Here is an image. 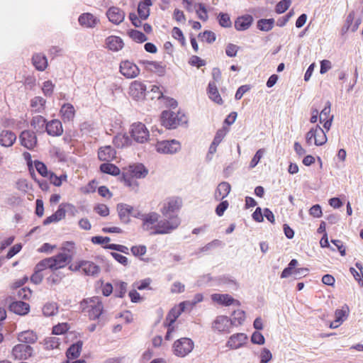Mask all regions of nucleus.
I'll return each mask as SVG.
<instances>
[{"mask_svg": "<svg viewBox=\"0 0 363 363\" xmlns=\"http://www.w3.org/2000/svg\"><path fill=\"white\" fill-rule=\"evenodd\" d=\"M80 306L84 313H86L91 320L99 318L103 312V305L99 297L94 296L83 300Z\"/></svg>", "mask_w": 363, "mask_h": 363, "instance_id": "f257e3e1", "label": "nucleus"}, {"mask_svg": "<svg viewBox=\"0 0 363 363\" xmlns=\"http://www.w3.org/2000/svg\"><path fill=\"white\" fill-rule=\"evenodd\" d=\"M166 218L159 220L155 225V230L150 233L151 235L169 234L176 230L181 223L177 216H169Z\"/></svg>", "mask_w": 363, "mask_h": 363, "instance_id": "f03ea898", "label": "nucleus"}, {"mask_svg": "<svg viewBox=\"0 0 363 363\" xmlns=\"http://www.w3.org/2000/svg\"><path fill=\"white\" fill-rule=\"evenodd\" d=\"M130 135L133 139L139 143H143L149 138V131L142 123H133L130 128Z\"/></svg>", "mask_w": 363, "mask_h": 363, "instance_id": "7ed1b4c3", "label": "nucleus"}, {"mask_svg": "<svg viewBox=\"0 0 363 363\" xmlns=\"http://www.w3.org/2000/svg\"><path fill=\"white\" fill-rule=\"evenodd\" d=\"M193 348V341L186 337L181 338L174 344V352L179 357H185L192 351Z\"/></svg>", "mask_w": 363, "mask_h": 363, "instance_id": "20e7f679", "label": "nucleus"}, {"mask_svg": "<svg viewBox=\"0 0 363 363\" xmlns=\"http://www.w3.org/2000/svg\"><path fill=\"white\" fill-rule=\"evenodd\" d=\"M181 149V144L177 140H162L157 142L156 150L162 154H174Z\"/></svg>", "mask_w": 363, "mask_h": 363, "instance_id": "39448f33", "label": "nucleus"}, {"mask_svg": "<svg viewBox=\"0 0 363 363\" xmlns=\"http://www.w3.org/2000/svg\"><path fill=\"white\" fill-rule=\"evenodd\" d=\"M51 262V271H57L62 269L72 260V255L65 252H60L50 257Z\"/></svg>", "mask_w": 363, "mask_h": 363, "instance_id": "423d86ee", "label": "nucleus"}, {"mask_svg": "<svg viewBox=\"0 0 363 363\" xmlns=\"http://www.w3.org/2000/svg\"><path fill=\"white\" fill-rule=\"evenodd\" d=\"M120 72L127 79H133L140 74L138 66L129 60L122 61L120 64Z\"/></svg>", "mask_w": 363, "mask_h": 363, "instance_id": "0eeeda50", "label": "nucleus"}, {"mask_svg": "<svg viewBox=\"0 0 363 363\" xmlns=\"http://www.w3.org/2000/svg\"><path fill=\"white\" fill-rule=\"evenodd\" d=\"M233 325L231 319L225 315H218L212 322V329L219 333H229Z\"/></svg>", "mask_w": 363, "mask_h": 363, "instance_id": "6e6552de", "label": "nucleus"}, {"mask_svg": "<svg viewBox=\"0 0 363 363\" xmlns=\"http://www.w3.org/2000/svg\"><path fill=\"white\" fill-rule=\"evenodd\" d=\"M159 218L160 215L155 212L141 215L143 230L150 233L155 230V225L159 222Z\"/></svg>", "mask_w": 363, "mask_h": 363, "instance_id": "1a4fd4ad", "label": "nucleus"}, {"mask_svg": "<svg viewBox=\"0 0 363 363\" xmlns=\"http://www.w3.org/2000/svg\"><path fill=\"white\" fill-rule=\"evenodd\" d=\"M146 86L140 81H134L129 87L130 95L135 100L145 98L146 94Z\"/></svg>", "mask_w": 363, "mask_h": 363, "instance_id": "9d476101", "label": "nucleus"}, {"mask_svg": "<svg viewBox=\"0 0 363 363\" xmlns=\"http://www.w3.org/2000/svg\"><path fill=\"white\" fill-rule=\"evenodd\" d=\"M19 139L21 144L28 150H33L37 144V138L34 132L30 130H23Z\"/></svg>", "mask_w": 363, "mask_h": 363, "instance_id": "9b49d317", "label": "nucleus"}, {"mask_svg": "<svg viewBox=\"0 0 363 363\" xmlns=\"http://www.w3.org/2000/svg\"><path fill=\"white\" fill-rule=\"evenodd\" d=\"M182 206V200L179 198H171L164 203L161 212L164 217L172 216L171 213L178 211Z\"/></svg>", "mask_w": 363, "mask_h": 363, "instance_id": "f8f14e48", "label": "nucleus"}, {"mask_svg": "<svg viewBox=\"0 0 363 363\" xmlns=\"http://www.w3.org/2000/svg\"><path fill=\"white\" fill-rule=\"evenodd\" d=\"M162 125L169 129L175 128L179 124L176 114L171 111H164L161 116Z\"/></svg>", "mask_w": 363, "mask_h": 363, "instance_id": "ddd939ff", "label": "nucleus"}, {"mask_svg": "<svg viewBox=\"0 0 363 363\" xmlns=\"http://www.w3.org/2000/svg\"><path fill=\"white\" fill-rule=\"evenodd\" d=\"M33 349L30 346L26 344H18L13 347L12 355L15 359H27L31 356Z\"/></svg>", "mask_w": 363, "mask_h": 363, "instance_id": "4468645a", "label": "nucleus"}, {"mask_svg": "<svg viewBox=\"0 0 363 363\" xmlns=\"http://www.w3.org/2000/svg\"><path fill=\"white\" fill-rule=\"evenodd\" d=\"M106 16L111 23L118 25L123 21L125 12L118 7L112 6L106 11Z\"/></svg>", "mask_w": 363, "mask_h": 363, "instance_id": "2eb2a0df", "label": "nucleus"}, {"mask_svg": "<svg viewBox=\"0 0 363 363\" xmlns=\"http://www.w3.org/2000/svg\"><path fill=\"white\" fill-rule=\"evenodd\" d=\"M213 301L223 306H228L230 305H239V301L233 298L230 295L225 294H213L211 295Z\"/></svg>", "mask_w": 363, "mask_h": 363, "instance_id": "dca6fc26", "label": "nucleus"}, {"mask_svg": "<svg viewBox=\"0 0 363 363\" xmlns=\"http://www.w3.org/2000/svg\"><path fill=\"white\" fill-rule=\"evenodd\" d=\"M45 131L51 136L61 135L63 133L62 123L57 119H54L48 122L45 126Z\"/></svg>", "mask_w": 363, "mask_h": 363, "instance_id": "f3484780", "label": "nucleus"}, {"mask_svg": "<svg viewBox=\"0 0 363 363\" xmlns=\"http://www.w3.org/2000/svg\"><path fill=\"white\" fill-rule=\"evenodd\" d=\"M247 340L244 333H237L231 335L227 342V346L231 349H238L242 347Z\"/></svg>", "mask_w": 363, "mask_h": 363, "instance_id": "a211bd4d", "label": "nucleus"}, {"mask_svg": "<svg viewBox=\"0 0 363 363\" xmlns=\"http://www.w3.org/2000/svg\"><path fill=\"white\" fill-rule=\"evenodd\" d=\"M16 140V134L8 130H4L0 133V145L5 147H11Z\"/></svg>", "mask_w": 363, "mask_h": 363, "instance_id": "6ab92c4d", "label": "nucleus"}, {"mask_svg": "<svg viewBox=\"0 0 363 363\" xmlns=\"http://www.w3.org/2000/svg\"><path fill=\"white\" fill-rule=\"evenodd\" d=\"M186 304V303L185 302H182L179 304L178 308H172L167 314L164 324L165 325L172 326V324L176 321L177 318L184 311Z\"/></svg>", "mask_w": 363, "mask_h": 363, "instance_id": "aec40b11", "label": "nucleus"}, {"mask_svg": "<svg viewBox=\"0 0 363 363\" xmlns=\"http://www.w3.org/2000/svg\"><path fill=\"white\" fill-rule=\"evenodd\" d=\"M117 210L121 220L128 223L130 221V216L133 213V207L125 203H119L117 206Z\"/></svg>", "mask_w": 363, "mask_h": 363, "instance_id": "412c9836", "label": "nucleus"}, {"mask_svg": "<svg viewBox=\"0 0 363 363\" xmlns=\"http://www.w3.org/2000/svg\"><path fill=\"white\" fill-rule=\"evenodd\" d=\"M9 309L18 315H24L29 312L30 306L28 303L21 301H13L10 304Z\"/></svg>", "mask_w": 363, "mask_h": 363, "instance_id": "4be33fe9", "label": "nucleus"}, {"mask_svg": "<svg viewBox=\"0 0 363 363\" xmlns=\"http://www.w3.org/2000/svg\"><path fill=\"white\" fill-rule=\"evenodd\" d=\"M115 157L116 151L110 145L102 147L98 151V157L101 161H111Z\"/></svg>", "mask_w": 363, "mask_h": 363, "instance_id": "5701e85b", "label": "nucleus"}, {"mask_svg": "<svg viewBox=\"0 0 363 363\" xmlns=\"http://www.w3.org/2000/svg\"><path fill=\"white\" fill-rule=\"evenodd\" d=\"M126 172L136 179H141L146 177L148 171L143 164H136L130 165Z\"/></svg>", "mask_w": 363, "mask_h": 363, "instance_id": "b1692460", "label": "nucleus"}, {"mask_svg": "<svg viewBox=\"0 0 363 363\" xmlns=\"http://www.w3.org/2000/svg\"><path fill=\"white\" fill-rule=\"evenodd\" d=\"M82 271L87 276H97L100 272V267L91 261L82 260Z\"/></svg>", "mask_w": 363, "mask_h": 363, "instance_id": "393cba45", "label": "nucleus"}, {"mask_svg": "<svg viewBox=\"0 0 363 363\" xmlns=\"http://www.w3.org/2000/svg\"><path fill=\"white\" fill-rule=\"evenodd\" d=\"M231 189V186L229 183L226 182H220L214 194V197L216 201H220L223 200L224 198H225L230 193Z\"/></svg>", "mask_w": 363, "mask_h": 363, "instance_id": "a878e982", "label": "nucleus"}, {"mask_svg": "<svg viewBox=\"0 0 363 363\" xmlns=\"http://www.w3.org/2000/svg\"><path fill=\"white\" fill-rule=\"evenodd\" d=\"M60 113L64 122L71 121L74 118L75 109L72 104L67 103L62 106Z\"/></svg>", "mask_w": 363, "mask_h": 363, "instance_id": "bb28decb", "label": "nucleus"}, {"mask_svg": "<svg viewBox=\"0 0 363 363\" xmlns=\"http://www.w3.org/2000/svg\"><path fill=\"white\" fill-rule=\"evenodd\" d=\"M106 45L110 50L117 52L123 48L124 44L121 38L111 35L106 39Z\"/></svg>", "mask_w": 363, "mask_h": 363, "instance_id": "cd10ccee", "label": "nucleus"}, {"mask_svg": "<svg viewBox=\"0 0 363 363\" xmlns=\"http://www.w3.org/2000/svg\"><path fill=\"white\" fill-rule=\"evenodd\" d=\"M78 21L81 26L86 28L94 27L99 21L94 15L89 13H85L80 15Z\"/></svg>", "mask_w": 363, "mask_h": 363, "instance_id": "c85d7f7f", "label": "nucleus"}, {"mask_svg": "<svg viewBox=\"0 0 363 363\" xmlns=\"http://www.w3.org/2000/svg\"><path fill=\"white\" fill-rule=\"evenodd\" d=\"M253 18L250 15H245L238 17L235 21V28L238 30H245L252 24Z\"/></svg>", "mask_w": 363, "mask_h": 363, "instance_id": "c756f323", "label": "nucleus"}, {"mask_svg": "<svg viewBox=\"0 0 363 363\" xmlns=\"http://www.w3.org/2000/svg\"><path fill=\"white\" fill-rule=\"evenodd\" d=\"M46 119L40 115L33 117L30 121V125L39 133H43L45 131Z\"/></svg>", "mask_w": 363, "mask_h": 363, "instance_id": "7c9ffc66", "label": "nucleus"}, {"mask_svg": "<svg viewBox=\"0 0 363 363\" xmlns=\"http://www.w3.org/2000/svg\"><path fill=\"white\" fill-rule=\"evenodd\" d=\"M18 340L26 344H33L37 341L38 336L35 332L28 330L18 333Z\"/></svg>", "mask_w": 363, "mask_h": 363, "instance_id": "2f4dec72", "label": "nucleus"}, {"mask_svg": "<svg viewBox=\"0 0 363 363\" xmlns=\"http://www.w3.org/2000/svg\"><path fill=\"white\" fill-rule=\"evenodd\" d=\"M33 64L39 71H44L48 67V60L46 57L41 53H36L32 58Z\"/></svg>", "mask_w": 363, "mask_h": 363, "instance_id": "473e14b6", "label": "nucleus"}, {"mask_svg": "<svg viewBox=\"0 0 363 363\" xmlns=\"http://www.w3.org/2000/svg\"><path fill=\"white\" fill-rule=\"evenodd\" d=\"M65 210L62 206V205H60L58 209L55 211V213H54L53 214L48 216L46 219L44 220L43 224L46 225L52 223L58 222L65 218Z\"/></svg>", "mask_w": 363, "mask_h": 363, "instance_id": "72a5a7b5", "label": "nucleus"}, {"mask_svg": "<svg viewBox=\"0 0 363 363\" xmlns=\"http://www.w3.org/2000/svg\"><path fill=\"white\" fill-rule=\"evenodd\" d=\"M208 94L209 98L218 104L223 103L222 98L218 93L217 86L215 82H209L208 86Z\"/></svg>", "mask_w": 363, "mask_h": 363, "instance_id": "f704fd0d", "label": "nucleus"}, {"mask_svg": "<svg viewBox=\"0 0 363 363\" xmlns=\"http://www.w3.org/2000/svg\"><path fill=\"white\" fill-rule=\"evenodd\" d=\"M82 348V342L81 341H78L77 342L72 345L67 351V359H75L77 358Z\"/></svg>", "mask_w": 363, "mask_h": 363, "instance_id": "c9c22d12", "label": "nucleus"}, {"mask_svg": "<svg viewBox=\"0 0 363 363\" xmlns=\"http://www.w3.org/2000/svg\"><path fill=\"white\" fill-rule=\"evenodd\" d=\"M151 4V0H144L138 4V13L140 19L145 20L148 18L150 15L149 6Z\"/></svg>", "mask_w": 363, "mask_h": 363, "instance_id": "e433bc0d", "label": "nucleus"}, {"mask_svg": "<svg viewBox=\"0 0 363 363\" xmlns=\"http://www.w3.org/2000/svg\"><path fill=\"white\" fill-rule=\"evenodd\" d=\"M45 99L40 96H35L30 101V106L33 111L42 113L45 109Z\"/></svg>", "mask_w": 363, "mask_h": 363, "instance_id": "4c0bfd02", "label": "nucleus"}, {"mask_svg": "<svg viewBox=\"0 0 363 363\" xmlns=\"http://www.w3.org/2000/svg\"><path fill=\"white\" fill-rule=\"evenodd\" d=\"M122 182L124 184L129 187L132 191H137L138 189V183L136 178L130 176V174L125 172L123 174Z\"/></svg>", "mask_w": 363, "mask_h": 363, "instance_id": "58836bf2", "label": "nucleus"}, {"mask_svg": "<svg viewBox=\"0 0 363 363\" xmlns=\"http://www.w3.org/2000/svg\"><path fill=\"white\" fill-rule=\"evenodd\" d=\"M140 63H142L148 71L158 72L159 74L164 72L163 67L157 62L145 60L140 62Z\"/></svg>", "mask_w": 363, "mask_h": 363, "instance_id": "ea45409f", "label": "nucleus"}, {"mask_svg": "<svg viewBox=\"0 0 363 363\" xmlns=\"http://www.w3.org/2000/svg\"><path fill=\"white\" fill-rule=\"evenodd\" d=\"M315 140L314 144L317 146H321L327 142L326 134L324 130L317 125L315 127Z\"/></svg>", "mask_w": 363, "mask_h": 363, "instance_id": "a19ab883", "label": "nucleus"}, {"mask_svg": "<svg viewBox=\"0 0 363 363\" xmlns=\"http://www.w3.org/2000/svg\"><path fill=\"white\" fill-rule=\"evenodd\" d=\"M113 143L117 147L122 148L130 144L129 137L125 134H118L113 138Z\"/></svg>", "mask_w": 363, "mask_h": 363, "instance_id": "79ce46f5", "label": "nucleus"}, {"mask_svg": "<svg viewBox=\"0 0 363 363\" xmlns=\"http://www.w3.org/2000/svg\"><path fill=\"white\" fill-rule=\"evenodd\" d=\"M100 170L106 174H111L113 176L120 174V169L115 164L111 163H103L100 166Z\"/></svg>", "mask_w": 363, "mask_h": 363, "instance_id": "37998d69", "label": "nucleus"}, {"mask_svg": "<svg viewBox=\"0 0 363 363\" xmlns=\"http://www.w3.org/2000/svg\"><path fill=\"white\" fill-rule=\"evenodd\" d=\"M58 306L55 302L47 303L43 308V313L45 316H52L57 313Z\"/></svg>", "mask_w": 363, "mask_h": 363, "instance_id": "c03bdc74", "label": "nucleus"}, {"mask_svg": "<svg viewBox=\"0 0 363 363\" xmlns=\"http://www.w3.org/2000/svg\"><path fill=\"white\" fill-rule=\"evenodd\" d=\"M274 24L273 18L260 19L257 21V28L262 31H269L272 29Z\"/></svg>", "mask_w": 363, "mask_h": 363, "instance_id": "a18cd8bd", "label": "nucleus"}, {"mask_svg": "<svg viewBox=\"0 0 363 363\" xmlns=\"http://www.w3.org/2000/svg\"><path fill=\"white\" fill-rule=\"evenodd\" d=\"M128 35L134 41L140 43L145 42L147 40V38L144 33L137 30H130L128 32Z\"/></svg>", "mask_w": 363, "mask_h": 363, "instance_id": "49530a36", "label": "nucleus"}, {"mask_svg": "<svg viewBox=\"0 0 363 363\" xmlns=\"http://www.w3.org/2000/svg\"><path fill=\"white\" fill-rule=\"evenodd\" d=\"M349 308L347 306H343L341 309H337L335 312V319L336 322L343 323L348 315Z\"/></svg>", "mask_w": 363, "mask_h": 363, "instance_id": "de8ad7c7", "label": "nucleus"}, {"mask_svg": "<svg viewBox=\"0 0 363 363\" xmlns=\"http://www.w3.org/2000/svg\"><path fill=\"white\" fill-rule=\"evenodd\" d=\"M298 261L295 259L291 260L288 267H286L281 274V278L284 279L289 277L291 274H294L295 267L297 265Z\"/></svg>", "mask_w": 363, "mask_h": 363, "instance_id": "09e8293b", "label": "nucleus"}, {"mask_svg": "<svg viewBox=\"0 0 363 363\" xmlns=\"http://www.w3.org/2000/svg\"><path fill=\"white\" fill-rule=\"evenodd\" d=\"M60 345V339L57 337H50L45 340V347L48 350L57 348Z\"/></svg>", "mask_w": 363, "mask_h": 363, "instance_id": "8fccbe9b", "label": "nucleus"}, {"mask_svg": "<svg viewBox=\"0 0 363 363\" xmlns=\"http://www.w3.org/2000/svg\"><path fill=\"white\" fill-rule=\"evenodd\" d=\"M245 319V313L243 311L238 310L233 313V318L231 319L233 325L242 324Z\"/></svg>", "mask_w": 363, "mask_h": 363, "instance_id": "3c124183", "label": "nucleus"}, {"mask_svg": "<svg viewBox=\"0 0 363 363\" xmlns=\"http://www.w3.org/2000/svg\"><path fill=\"white\" fill-rule=\"evenodd\" d=\"M199 38L208 43H212L216 40V34L209 30H206L199 34Z\"/></svg>", "mask_w": 363, "mask_h": 363, "instance_id": "603ef678", "label": "nucleus"}, {"mask_svg": "<svg viewBox=\"0 0 363 363\" xmlns=\"http://www.w3.org/2000/svg\"><path fill=\"white\" fill-rule=\"evenodd\" d=\"M52 274L48 278L49 282L52 284H57L65 277V275L57 271H52Z\"/></svg>", "mask_w": 363, "mask_h": 363, "instance_id": "864d4df0", "label": "nucleus"}, {"mask_svg": "<svg viewBox=\"0 0 363 363\" xmlns=\"http://www.w3.org/2000/svg\"><path fill=\"white\" fill-rule=\"evenodd\" d=\"M330 106L331 104L329 101L326 102L325 108L321 111L320 113V123H323L327 119L330 118Z\"/></svg>", "mask_w": 363, "mask_h": 363, "instance_id": "5fc2aeb1", "label": "nucleus"}, {"mask_svg": "<svg viewBox=\"0 0 363 363\" xmlns=\"http://www.w3.org/2000/svg\"><path fill=\"white\" fill-rule=\"evenodd\" d=\"M35 268L40 272H43L46 269L51 270V262L50 257L45 258L40 261L35 267Z\"/></svg>", "mask_w": 363, "mask_h": 363, "instance_id": "6e6d98bb", "label": "nucleus"}, {"mask_svg": "<svg viewBox=\"0 0 363 363\" xmlns=\"http://www.w3.org/2000/svg\"><path fill=\"white\" fill-rule=\"evenodd\" d=\"M291 5L290 0H282L279 1L275 8V11L277 13H282L285 12Z\"/></svg>", "mask_w": 363, "mask_h": 363, "instance_id": "4d7b16f0", "label": "nucleus"}, {"mask_svg": "<svg viewBox=\"0 0 363 363\" xmlns=\"http://www.w3.org/2000/svg\"><path fill=\"white\" fill-rule=\"evenodd\" d=\"M219 24L224 28H229L231 26L232 22L228 13H220L218 16Z\"/></svg>", "mask_w": 363, "mask_h": 363, "instance_id": "13d9d810", "label": "nucleus"}, {"mask_svg": "<svg viewBox=\"0 0 363 363\" xmlns=\"http://www.w3.org/2000/svg\"><path fill=\"white\" fill-rule=\"evenodd\" d=\"M55 85L50 80L45 81L43 83L42 90L45 96H50L53 93Z\"/></svg>", "mask_w": 363, "mask_h": 363, "instance_id": "bf43d9fd", "label": "nucleus"}, {"mask_svg": "<svg viewBox=\"0 0 363 363\" xmlns=\"http://www.w3.org/2000/svg\"><path fill=\"white\" fill-rule=\"evenodd\" d=\"M264 152V149H259L257 151L250 163V168L252 169L256 167L261 158L263 157Z\"/></svg>", "mask_w": 363, "mask_h": 363, "instance_id": "052dcab7", "label": "nucleus"}, {"mask_svg": "<svg viewBox=\"0 0 363 363\" xmlns=\"http://www.w3.org/2000/svg\"><path fill=\"white\" fill-rule=\"evenodd\" d=\"M172 35L174 38L178 40L182 45L185 44V38L181 29L177 27H174L172 31Z\"/></svg>", "mask_w": 363, "mask_h": 363, "instance_id": "680f3d73", "label": "nucleus"}, {"mask_svg": "<svg viewBox=\"0 0 363 363\" xmlns=\"http://www.w3.org/2000/svg\"><path fill=\"white\" fill-rule=\"evenodd\" d=\"M272 359V354L267 348H263L260 353V363H268Z\"/></svg>", "mask_w": 363, "mask_h": 363, "instance_id": "e2e57ef3", "label": "nucleus"}, {"mask_svg": "<svg viewBox=\"0 0 363 363\" xmlns=\"http://www.w3.org/2000/svg\"><path fill=\"white\" fill-rule=\"evenodd\" d=\"M251 341L254 344L261 345L264 344L265 339L261 333L255 331L252 335Z\"/></svg>", "mask_w": 363, "mask_h": 363, "instance_id": "0e129e2a", "label": "nucleus"}, {"mask_svg": "<svg viewBox=\"0 0 363 363\" xmlns=\"http://www.w3.org/2000/svg\"><path fill=\"white\" fill-rule=\"evenodd\" d=\"M16 187L21 191L27 192L30 189V185L26 179H20L16 182Z\"/></svg>", "mask_w": 363, "mask_h": 363, "instance_id": "69168bd1", "label": "nucleus"}, {"mask_svg": "<svg viewBox=\"0 0 363 363\" xmlns=\"http://www.w3.org/2000/svg\"><path fill=\"white\" fill-rule=\"evenodd\" d=\"M35 167L40 174L43 177H48L50 172L48 171L47 167L44 163L40 161L35 162Z\"/></svg>", "mask_w": 363, "mask_h": 363, "instance_id": "338daca9", "label": "nucleus"}, {"mask_svg": "<svg viewBox=\"0 0 363 363\" xmlns=\"http://www.w3.org/2000/svg\"><path fill=\"white\" fill-rule=\"evenodd\" d=\"M148 94H152L150 96L152 99H160L162 98V96H163L162 91L160 90V86H158L157 85H152L150 91L148 92Z\"/></svg>", "mask_w": 363, "mask_h": 363, "instance_id": "774afa93", "label": "nucleus"}]
</instances>
